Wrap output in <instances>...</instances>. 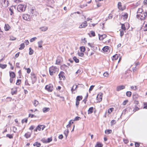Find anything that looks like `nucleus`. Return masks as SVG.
I'll return each mask as SVG.
<instances>
[{
	"instance_id": "f257e3e1",
	"label": "nucleus",
	"mask_w": 147,
	"mask_h": 147,
	"mask_svg": "<svg viewBox=\"0 0 147 147\" xmlns=\"http://www.w3.org/2000/svg\"><path fill=\"white\" fill-rule=\"evenodd\" d=\"M59 69L56 67L52 66L49 68V71L50 75L52 76L54 74H55L56 72L58 71Z\"/></svg>"
},
{
	"instance_id": "f03ea898",
	"label": "nucleus",
	"mask_w": 147,
	"mask_h": 147,
	"mask_svg": "<svg viewBox=\"0 0 147 147\" xmlns=\"http://www.w3.org/2000/svg\"><path fill=\"white\" fill-rule=\"evenodd\" d=\"M45 90L49 92H51L53 89V85L50 84L46 85L45 88Z\"/></svg>"
},
{
	"instance_id": "7ed1b4c3",
	"label": "nucleus",
	"mask_w": 147,
	"mask_h": 147,
	"mask_svg": "<svg viewBox=\"0 0 147 147\" xmlns=\"http://www.w3.org/2000/svg\"><path fill=\"white\" fill-rule=\"evenodd\" d=\"M147 17L144 13H141L140 14H138L136 15V17L138 19H140L141 20H144L145 17Z\"/></svg>"
},
{
	"instance_id": "20e7f679",
	"label": "nucleus",
	"mask_w": 147,
	"mask_h": 147,
	"mask_svg": "<svg viewBox=\"0 0 147 147\" xmlns=\"http://www.w3.org/2000/svg\"><path fill=\"white\" fill-rule=\"evenodd\" d=\"M31 78L32 80V83L34 84L36 82L37 80V77L34 73L31 74Z\"/></svg>"
},
{
	"instance_id": "39448f33",
	"label": "nucleus",
	"mask_w": 147,
	"mask_h": 147,
	"mask_svg": "<svg viewBox=\"0 0 147 147\" xmlns=\"http://www.w3.org/2000/svg\"><path fill=\"white\" fill-rule=\"evenodd\" d=\"M17 8L19 11H24L25 9V8H24V5L21 4L18 5Z\"/></svg>"
},
{
	"instance_id": "423d86ee",
	"label": "nucleus",
	"mask_w": 147,
	"mask_h": 147,
	"mask_svg": "<svg viewBox=\"0 0 147 147\" xmlns=\"http://www.w3.org/2000/svg\"><path fill=\"white\" fill-rule=\"evenodd\" d=\"M23 18L26 20L30 21V16L27 14H24L23 15Z\"/></svg>"
},
{
	"instance_id": "0eeeda50",
	"label": "nucleus",
	"mask_w": 147,
	"mask_h": 147,
	"mask_svg": "<svg viewBox=\"0 0 147 147\" xmlns=\"http://www.w3.org/2000/svg\"><path fill=\"white\" fill-rule=\"evenodd\" d=\"M130 76V74L127 71H126L125 73L123 74L121 78L125 79L128 78Z\"/></svg>"
},
{
	"instance_id": "6e6552de",
	"label": "nucleus",
	"mask_w": 147,
	"mask_h": 147,
	"mask_svg": "<svg viewBox=\"0 0 147 147\" xmlns=\"http://www.w3.org/2000/svg\"><path fill=\"white\" fill-rule=\"evenodd\" d=\"M64 73L63 71H61L59 74V78H60V80H61L63 79L64 80L65 78V77L64 76Z\"/></svg>"
},
{
	"instance_id": "1a4fd4ad",
	"label": "nucleus",
	"mask_w": 147,
	"mask_h": 147,
	"mask_svg": "<svg viewBox=\"0 0 147 147\" xmlns=\"http://www.w3.org/2000/svg\"><path fill=\"white\" fill-rule=\"evenodd\" d=\"M2 4L3 7H6L8 6V1L7 0H2Z\"/></svg>"
},
{
	"instance_id": "9d476101",
	"label": "nucleus",
	"mask_w": 147,
	"mask_h": 147,
	"mask_svg": "<svg viewBox=\"0 0 147 147\" xmlns=\"http://www.w3.org/2000/svg\"><path fill=\"white\" fill-rule=\"evenodd\" d=\"M88 25L87 22L86 21H84L79 26V28H84Z\"/></svg>"
},
{
	"instance_id": "9b49d317",
	"label": "nucleus",
	"mask_w": 147,
	"mask_h": 147,
	"mask_svg": "<svg viewBox=\"0 0 147 147\" xmlns=\"http://www.w3.org/2000/svg\"><path fill=\"white\" fill-rule=\"evenodd\" d=\"M125 88V86L124 85H121L117 86V90L118 91L121 90Z\"/></svg>"
},
{
	"instance_id": "f8f14e48",
	"label": "nucleus",
	"mask_w": 147,
	"mask_h": 147,
	"mask_svg": "<svg viewBox=\"0 0 147 147\" xmlns=\"http://www.w3.org/2000/svg\"><path fill=\"white\" fill-rule=\"evenodd\" d=\"M118 7L119 9L122 11H123L125 9L122 8L121 3L120 2H119L118 3Z\"/></svg>"
},
{
	"instance_id": "ddd939ff",
	"label": "nucleus",
	"mask_w": 147,
	"mask_h": 147,
	"mask_svg": "<svg viewBox=\"0 0 147 147\" xmlns=\"http://www.w3.org/2000/svg\"><path fill=\"white\" fill-rule=\"evenodd\" d=\"M93 110L94 108L93 107L90 108L88 111V114H90L92 113L93 112Z\"/></svg>"
},
{
	"instance_id": "4468645a",
	"label": "nucleus",
	"mask_w": 147,
	"mask_h": 147,
	"mask_svg": "<svg viewBox=\"0 0 147 147\" xmlns=\"http://www.w3.org/2000/svg\"><path fill=\"white\" fill-rule=\"evenodd\" d=\"M9 76L10 78H14L16 77V75L13 72H9Z\"/></svg>"
},
{
	"instance_id": "2eb2a0df",
	"label": "nucleus",
	"mask_w": 147,
	"mask_h": 147,
	"mask_svg": "<svg viewBox=\"0 0 147 147\" xmlns=\"http://www.w3.org/2000/svg\"><path fill=\"white\" fill-rule=\"evenodd\" d=\"M96 99L98 102H99L101 101V94L99 93L97 95Z\"/></svg>"
},
{
	"instance_id": "dca6fc26",
	"label": "nucleus",
	"mask_w": 147,
	"mask_h": 147,
	"mask_svg": "<svg viewBox=\"0 0 147 147\" xmlns=\"http://www.w3.org/2000/svg\"><path fill=\"white\" fill-rule=\"evenodd\" d=\"M48 27L46 26H43L40 28V29L42 31H45L48 29Z\"/></svg>"
},
{
	"instance_id": "f3484780",
	"label": "nucleus",
	"mask_w": 147,
	"mask_h": 147,
	"mask_svg": "<svg viewBox=\"0 0 147 147\" xmlns=\"http://www.w3.org/2000/svg\"><path fill=\"white\" fill-rule=\"evenodd\" d=\"M69 131L68 129H66L64 131V134L65 135L66 138L69 133Z\"/></svg>"
},
{
	"instance_id": "a211bd4d",
	"label": "nucleus",
	"mask_w": 147,
	"mask_h": 147,
	"mask_svg": "<svg viewBox=\"0 0 147 147\" xmlns=\"http://www.w3.org/2000/svg\"><path fill=\"white\" fill-rule=\"evenodd\" d=\"M109 49V47L107 46H106L104 47L102 49V50L104 52H107Z\"/></svg>"
},
{
	"instance_id": "6ab92c4d",
	"label": "nucleus",
	"mask_w": 147,
	"mask_h": 147,
	"mask_svg": "<svg viewBox=\"0 0 147 147\" xmlns=\"http://www.w3.org/2000/svg\"><path fill=\"white\" fill-rule=\"evenodd\" d=\"M49 110L50 108L48 107H44L42 109V111L44 113H46Z\"/></svg>"
},
{
	"instance_id": "aec40b11",
	"label": "nucleus",
	"mask_w": 147,
	"mask_h": 147,
	"mask_svg": "<svg viewBox=\"0 0 147 147\" xmlns=\"http://www.w3.org/2000/svg\"><path fill=\"white\" fill-rule=\"evenodd\" d=\"M32 14L33 16L34 15H36L37 13L36 12L35 10L33 9H31L30 11Z\"/></svg>"
},
{
	"instance_id": "412c9836",
	"label": "nucleus",
	"mask_w": 147,
	"mask_h": 147,
	"mask_svg": "<svg viewBox=\"0 0 147 147\" xmlns=\"http://www.w3.org/2000/svg\"><path fill=\"white\" fill-rule=\"evenodd\" d=\"M33 145L34 146H36L37 147H39L41 146V144L40 143L38 142H36L34 143Z\"/></svg>"
},
{
	"instance_id": "4be33fe9",
	"label": "nucleus",
	"mask_w": 147,
	"mask_h": 147,
	"mask_svg": "<svg viewBox=\"0 0 147 147\" xmlns=\"http://www.w3.org/2000/svg\"><path fill=\"white\" fill-rule=\"evenodd\" d=\"M101 1V0H95V1L96 3L97 6L98 7H99L100 6L101 4L100 3H99V2Z\"/></svg>"
},
{
	"instance_id": "5701e85b",
	"label": "nucleus",
	"mask_w": 147,
	"mask_h": 147,
	"mask_svg": "<svg viewBox=\"0 0 147 147\" xmlns=\"http://www.w3.org/2000/svg\"><path fill=\"white\" fill-rule=\"evenodd\" d=\"M24 136L26 138H28L30 137L31 134L29 132H28L26 133Z\"/></svg>"
},
{
	"instance_id": "b1692460",
	"label": "nucleus",
	"mask_w": 147,
	"mask_h": 147,
	"mask_svg": "<svg viewBox=\"0 0 147 147\" xmlns=\"http://www.w3.org/2000/svg\"><path fill=\"white\" fill-rule=\"evenodd\" d=\"M43 41L42 40H40L38 42V47L39 48H42V44Z\"/></svg>"
},
{
	"instance_id": "393cba45",
	"label": "nucleus",
	"mask_w": 147,
	"mask_h": 147,
	"mask_svg": "<svg viewBox=\"0 0 147 147\" xmlns=\"http://www.w3.org/2000/svg\"><path fill=\"white\" fill-rule=\"evenodd\" d=\"M41 129V126L40 125H38L36 128L35 129H34V131H37L38 130L40 131Z\"/></svg>"
},
{
	"instance_id": "a878e982",
	"label": "nucleus",
	"mask_w": 147,
	"mask_h": 147,
	"mask_svg": "<svg viewBox=\"0 0 147 147\" xmlns=\"http://www.w3.org/2000/svg\"><path fill=\"white\" fill-rule=\"evenodd\" d=\"M112 130L111 129H107L105 130V133L107 134H108L112 132Z\"/></svg>"
},
{
	"instance_id": "bb28decb",
	"label": "nucleus",
	"mask_w": 147,
	"mask_h": 147,
	"mask_svg": "<svg viewBox=\"0 0 147 147\" xmlns=\"http://www.w3.org/2000/svg\"><path fill=\"white\" fill-rule=\"evenodd\" d=\"M82 98V96H77L76 98V100L80 101L81 100Z\"/></svg>"
},
{
	"instance_id": "cd10ccee",
	"label": "nucleus",
	"mask_w": 147,
	"mask_h": 147,
	"mask_svg": "<svg viewBox=\"0 0 147 147\" xmlns=\"http://www.w3.org/2000/svg\"><path fill=\"white\" fill-rule=\"evenodd\" d=\"M80 50L81 52H84L86 50V49L84 47L82 46L80 47Z\"/></svg>"
},
{
	"instance_id": "c85d7f7f",
	"label": "nucleus",
	"mask_w": 147,
	"mask_h": 147,
	"mask_svg": "<svg viewBox=\"0 0 147 147\" xmlns=\"http://www.w3.org/2000/svg\"><path fill=\"white\" fill-rule=\"evenodd\" d=\"M143 12V9H142L140 8H139L138 11H137V14H140L141 13H142V12Z\"/></svg>"
},
{
	"instance_id": "c756f323",
	"label": "nucleus",
	"mask_w": 147,
	"mask_h": 147,
	"mask_svg": "<svg viewBox=\"0 0 147 147\" xmlns=\"http://www.w3.org/2000/svg\"><path fill=\"white\" fill-rule=\"evenodd\" d=\"M29 49V54L30 55H31L33 54V52H34V51L31 48H30Z\"/></svg>"
},
{
	"instance_id": "7c9ffc66",
	"label": "nucleus",
	"mask_w": 147,
	"mask_h": 147,
	"mask_svg": "<svg viewBox=\"0 0 147 147\" xmlns=\"http://www.w3.org/2000/svg\"><path fill=\"white\" fill-rule=\"evenodd\" d=\"M73 59L76 63H78L79 62V59L76 56H74L73 57Z\"/></svg>"
},
{
	"instance_id": "2f4dec72",
	"label": "nucleus",
	"mask_w": 147,
	"mask_h": 147,
	"mask_svg": "<svg viewBox=\"0 0 147 147\" xmlns=\"http://www.w3.org/2000/svg\"><path fill=\"white\" fill-rule=\"evenodd\" d=\"M6 67L7 65L6 64H0V67L3 69L5 68Z\"/></svg>"
},
{
	"instance_id": "473e14b6",
	"label": "nucleus",
	"mask_w": 147,
	"mask_h": 147,
	"mask_svg": "<svg viewBox=\"0 0 147 147\" xmlns=\"http://www.w3.org/2000/svg\"><path fill=\"white\" fill-rule=\"evenodd\" d=\"M25 47L24 44L22 43L20 45V47L19 48L20 50H22L24 49Z\"/></svg>"
},
{
	"instance_id": "72a5a7b5",
	"label": "nucleus",
	"mask_w": 147,
	"mask_h": 147,
	"mask_svg": "<svg viewBox=\"0 0 147 147\" xmlns=\"http://www.w3.org/2000/svg\"><path fill=\"white\" fill-rule=\"evenodd\" d=\"M131 88L132 90H135L138 88V87L136 86H132L131 87Z\"/></svg>"
},
{
	"instance_id": "f704fd0d",
	"label": "nucleus",
	"mask_w": 147,
	"mask_h": 147,
	"mask_svg": "<svg viewBox=\"0 0 147 147\" xmlns=\"http://www.w3.org/2000/svg\"><path fill=\"white\" fill-rule=\"evenodd\" d=\"M118 55L117 54H115L113 56V59L116 60L118 59Z\"/></svg>"
},
{
	"instance_id": "c9c22d12",
	"label": "nucleus",
	"mask_w": 147,
	"mask_h": 147,
	"mask_svg": "<svg viewBox=\"0 0 147 147\" xmlns=\"http://www.w3.org/2000/svg\"><path fill=\"white\" fill-rule=\"evenodd\" d=\"M131 95V92L130 91H127L126 93V95L128 97H130Z\"/></svg>"
},
{
	"instance_id": "e433bc0d",
	"label": "nucleus",
	"mask_w": 147,
	"mask_h": 147,
	"mask_svg": "<svg viewBox=\"0 0 147 147\" xmlns=\"http://www.w3.org/2000/svg\"><path fill=\"white\" fill-rule=\"evenodd\" d=\"M95 147H101V143L97 142L95 146Z\"/></svg>"
},
{
	"instance_id": "4c0bfd02",
	"label": "nucleus",
	"mask_w": 147,
	"mask_h": 147,
	"mask_svg": "<svg viewBox=\"0 0 147 147\" xmlns=\"http://www.w3.org/2000/svg\"><path fill=\"white\" fill-rule=\"evenodd\" d=\"M114 108H110L109 109L108 111V112L109 113H111L113 110Z\"/></svg>"
},
{
	"instance_id": "58836bf2",
	"label": "nucleus",
	"mask_w": 147,
	"mask_h": 147,
	"mask_svg": "<svg viewBox=\"0 0 147 147\" xmlns=\"http://www.w3.org/2000/svg\"><path fill=\"white\" fill-rule=\"evenodd\" d=\"M6 137L9 138L10 139H12L13 138L12 135L10 134H7L6 135Z\"/></svg>"
},
{
	"instance_id": "ea45409f",
	"label": "nucleus",
	"mask_w": 147,
	"mask_h": 147,
	"mask_svg": "<svg viewBox=\"0 0 147 147\" xmlns=\"http://www.w3.org/2000/svg\"><path fill=\"white\" fill-rule=\"evenodd\" d=\"M37 39V38L36 37H34L31 38L30 40V42H32L34 41L35 40Z\"/></svg>"
},
{
	"instance_id": "a19ab883",
	"label": "nucleus",
	"mask_w": 147,
	"mask_h": 147,
	"mask_svg": "<svg viewBox=\"0 0 147 147\" xmlns=\"http://www.w3.org/2000/svg\"><path fill=\"white\" fill-rule=\"evenodd\" d=\"M103 76L105 77H108L109 76V73L107 72H105L103 73Z\"/></svg>"
},
{
	"instance_id": "79ce46f5",
	"label": "nucleus",
	"mask_w": 147,
	"mask_h": 147,
	"mask_svg": "<svg viewBox=\"0 0 147 147\" xmlns=\"http://www.w3.org/2000/svg\"><path fill=\"white\" fill-rule=\"evenodd\" d=\"M39 102L38 101L36 100H35L34 101V105L35 106H36L38 104Z\"/></svg>"
},
{
	"instance_id": "37998d69",
	"label": "nucleus",
	"mask_w": 147,
	"mask_h": 147,
	"mask_svg": "<svg viewBox=\"0 0 147 147\" xmlns=\"http://www.w3.org/2000/svg\"><path fill=\"white\" fill-rule=\"evenodd\" d=\"M121 28L123 30H126V28L124 24H122L121 26Z\"/></svg>"
},
{
	"instance_id": "c03bdc74",
	"label": "nucleus",
	"mask_w": 147,
	"mask_h": 147,
	"mask_svg": "<svg viewBox=\"0 0 147 147\" xmlns=\"http://www.w3.org/2000/svg\"><path fill=\"white\" fill-rule=\"evenodd\" d=\"M116 123L115 120H112L111 122V125H112L115 124Z\"/></svg>"
},
{
	"instance_id": "a18cd8bd",
	"label": "nucleus",
	"mask_w": 147,
	"mask_h": 147,
	"mask_svg": "<svg viewBox=\"0 0 147 147\" xmlns=\"http://www.w3.org/2000/svg\"><path fill=\"white\" fill-rule=\"evenodd\" d=\"M52 138H48L47 140V143H49L52 141Z\"/></svg>"
},
{
	"instance_id": "49530a36",
	"label": "nucleus",
	"mask_w": 147,
	"mask_h": 147,
	"mask_svg": "<svg viewBox=\"0 0 147 147\" xmlns=\"http://www.w3.org/2000/svg\"><path fill=\"white\" fill-rule=\"evenodd\" d=\"M28 121L27 119H22V123H23L24 122H25L26 123H27Z\"/></svg>"
},
{
	"instance_id": "de8ad7c7",
	"label": "nucleus",
	"mask_w": 147,
	"mask_h": 147,
	"mask_svg": "<svg viewBox=\"0 0 147 147\" xmlns=\"http://www.w3.org/2000/svg\"><path fill=\"white\" fill-rule=\"evenodd\" d=\"M41 141L43 142V143H47V140H46L45 138H42L41 140Z\"/></svg>"
},
{
	"instance_id": "09e8293b",
	"label": "nucleus",
	"mask_w": 147,
	"mask_h": 147,
	"mask_svg": "<svg viewBox=\"0 0 147 147\" xmlns=\"http://www.w3.org/2000/svg\"><path fill=\"white\" fill-rule=\"evenodd\" d=\"M90 32L91 35L92 36H95V33L94 31H91Z\"/></svg>"
},
{
	"instance_id": "8fccbe9b",
	"label": "nucleus",
	"mask_w": 147,
	"mask_h": 147,
	"mask_svg": "<svg viewBox=\"0 0 147 147\" xmlns=\"http://www.w3.org/2000/svg\"><path fill=\"white\" fill-rule=\"evenodd\" d=\"M21 80L18 79L17 80V82H16V84L17 85H19L20 84V83H21Z\"/></svg>"
},
{
	"instance_id": "3c124183",
	"label": "nucleus",
	"mask_w": 147,
	"mask_h": 147,
	"mask_svg": "<svg viewBox=\"0 0 147 147\" xmlns=\"http://www.w3.org/2000/svg\"><path fill=\"white\" fill-rule=\"evenodd\" d=\"M12 99V98L10 97H7L6 98L7 101L9 102Z\"/></svg>"
},
{
	"instance_id": "603ef678",
	"label": "nucleus",
	"mask_w": 147,
	"mask_h": 147,
	"mask_svg": "<svg viewBox=\"0 0 147 147\" xmlns=\"http://www.w3.org/2000/svg\"><path fill=\"white\" fill-rule=\"evenodd\" d=\"M80 119V117L77 116L75 117L74 119V121L79 120Z\"/></svg>"
},
{
	"instance_id": "864d4df0",
	"label": "nucleus",
	"mask_w": 147,
	"mask_h": 147,
	"mask_svg": "<svg viewBox=\"0 0 147 147\" xmlns=\"http://www.w3.org/2000/svg\"><path fill=\"white\" fill-rule=\"evenodd\" d=\"M94 85H92L90 86V87L89 89V92H90V91H92L93 89L94 88Z\"/></svg>"
},
{
	"instance_id": "5fc2aeb1",
	"label": "nucleus",
	"mask_w": 147,
	"mask_h": 147,
	"mask_svg": "<svg viewBox=\"0 0 147 147\" xmlns=\"http://www.w3.org/2000/svg\"><path fill=\"white\" fill-rule=\"evenodd\" d=\"M16 38L13 37V36H10V40H14L16 39Z\"/></svg>"
},
{
	"instance_id": "6e6d98bb",
	"label": "nucleus",
	"mask_w": 147,
	"mask_h": 147,
	"mask_svg": "<svg viewBox=\"0 0 147 147\" xmlns=\"http://www.w3.org/2000/svg\"><path fill=\"white\" fill-rule=\"evenodd\" d=\"M139 108L138 107H135V108L134 109L133 111H134V112H136V111H138V110H139Z\"/></svg>"
},
{
	"instance_id": "4d7b16f0",
	"label": "nucleus",
	"mask_w": 147,
	"mask_h": 147,
	"mask_svg": "<svg viewBox=\"0 0 147 147\" xmlns=\"http://www.w3.org/2000/svg\"><path fill=\"white\" fill-rule=\"evenodd\" d=\"M107 36L106 34H102V40H103Z\"/></svg>"
},
{
	"instance_id": "13d9d810",
	"label": "nucleus",
	"mask_w": 147,
	"mask_h": 147,
	"mask_svg": "<svg viewBox=\"0 0 147 147\" xmlns=\"http://www.w3.org/2000/svg\"><path fill=\"white\" fill-rule=\"evenodd\" d=\"M68 67L65 64H63L61 66V68L62 69L63 68H68Z\"/></svg>"
},
{
	"instance_id": "bf43d9fd",
	"label": "nucleus",
	"mask_w": 147,
	"mask_h": 147,
	"mask_svg": "<svg viewBox=\"0 0 147 147\" xmlns=\"http://www.w3.org/2000/svg\"><path fill=\"white\" fill-rule=\"evenodd\" d=\"M29 117H30L31 118H33L34 117H36V116L34 115L29 114Z\"/></svg>"
},
{
	"instance_id": "052dcab7",
	"label": "nucleus",
	"mask_w": 147,
	"mask_h": 147,
	"mask_svg": "<svg viewBox=\"0 0 147 147\" xmlns=\"http://www.w3.org/2000/svg\"><path fill=\"white\" fill-rule=\"evenodd\" d=\"M25 84L26 85L30 86V84L28 83V82L27 79H26L25 80Z\"/></svg>"
},
{
	"instance_id": "680f3d73",
	"label": "nucleus",
	"mask_w": 147,
	"mask_h": 147,
	"mask_svg": "<svg viewBox=\"0 0 147 147\" xmlns=\"http://www.w3.org/2000/svg\"><path fill=\"white\" fill-rule=\"evenodd\" d=\"M17 90H16L15 91H12L11 92V94L12 95H13L14 94H17Z\"/></svg>"
},
{
	"instance_id": "e2e57ef3",
	"label": "nucleus",
	"mask_w": 147,
	"mask_h": 147,
	"mask_svg": "<svg viewBox=\"0 0 147 147\" xmlns=\"http://www.w3.org/2000/svg\"><path fill=\"white\" fill-rule=\"evenodd\" d=\"M128 101L127 100H124L123 103V105H126L127 103L128 102Z\"/></svg>"
},
{
	"instance_id": "0e129e2a",
	"label": "nucleus",
	"mask_w": 147,
	"mask_h": 147,
	"mask_svg": "<svg viewBox=\"0 0 147 147\" xmlns=\"http://www.w3.org/2000/svg\"><path fill=\"white\" fill-rule=\"evenodd\" d=\"M79 104V101L76 100V107L78 108Z\"/></svg>"
},
{
	"instance_id": "69168bd1",
	"label": "nucleus",
	"mask_w": 147,
	"mask_h": 147,
	"mask_svg": "<svg viewBox=\"0 0 147 147\" xmlns=\"http://www.w3.org/2000/svg\"><path fill=\"white\" fill-rule=\"evenodd\" d=\"M144 31L145 32L147 31V24L145 25V26L144 27Z\"/></svg>"
},
{
	"instance_id": "338daca9",
	"label": "nucleus",
	"mask_w": 147,
	"mask_h": 147,
	"mask_svg": "<svg viewBox=\"0 0 147 147\" xmlns=\"http://www.w3.org/2000/svg\"><path fill=\"white\" fill-rule=\"evenodd\" d=\"M6 31H7L9 29V28L7 27L6 25L4 27Z\"/></svg>"
},
{
	"instance_id": "774afa93",
	"label": "nucleus",
	"mask_w": 147,
	"mask_h": 147,
	"mask_svg": "<svg viewBox=\"0 0 147 147\" xmlns=\"http://www.w3.org/2000/svg\"><path fill=\"white\" fill-rule=\"evenodd\" d=\"M145 11L144 12V13H145V14L146 16L147 17V7H146L145 8Z\"/></svg>"
}]
</instances>
